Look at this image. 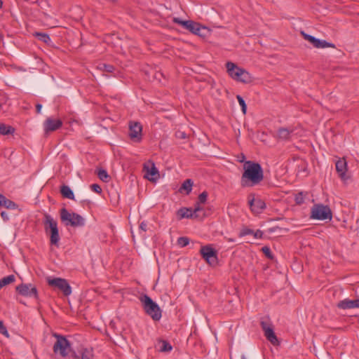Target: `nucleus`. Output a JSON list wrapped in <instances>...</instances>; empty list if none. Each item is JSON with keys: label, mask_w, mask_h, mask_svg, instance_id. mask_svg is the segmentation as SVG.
Wrapping results in <instances>:
<instances>
[{"label": "nucleus", "mask_w": 359, "mask_h": 359, "mask_svg": "<svg viewBox=\"0 0 359 359\" xmlns=\"http://www.w3.org/2000/svg\"><path fill=\"white\" fill-rule=\"evenodd\" d=\"M244 172L241 184L243 187H252L259 184L264 178L263 170L258 163L246 161L243 165Z\"/></svg>", "instance_id": "1"}, {"label": "nucleus", "mask_w": 359, "mask_h": 359, "mask_svg": "<svg viewBox=\"0 0 359 359\" xmlns=\"http://www.w3.org/2000/svg\"><path fill=\"white\" fill-rule=\"evenodd\" d=\"M226 67L229 75L236 81L248 83L253 79L252 76L248 72L239 67L233 62H226Z\"/></svg>", "instance_id": "2"}, {"label": "nucleus", "mask_w": 359, "mask_h": 359, "mask_svg": "<svg viewBox=\"0 0 359 359\" xmlns=\"http://www.w3.org/2000/svg\"><path fill=\"white\" fill-rule=\"evenodd\" d=\"M43 222L44 224L45 231L47 233L50 231V244L57 246L60 241V236L57 221L54 219L51 215L45 213L43 215Z\"/></svg>", "instance_id": "3"}, {"label": "nucleus", "mask_w": 359, "mask_h": 359, "mask_svg": "<svg viewBox=\"0 0 359 359\" xmlns=\"http://www.w3.org/2000/svg\"><path fill=\"white\" fill-rule=\"evenodd\" d=\"M147 314L154 320H158L161 318V311L159 306L149 296L144 294L140 298Z\"/></svg>", "instance_id": "4"}, {"label": "nucleus", "mask_w": 359, "mask_h": 359, "mask_svg": "<svg viewBox=\"0 0 359 359\" xmlns=\"http://www.w3.org/2000/svg\"><path fill=\"white\" fill-rule=\"evenodd\" d=\"M61 221L65 225H71L72 226H81L84 225V219L79 214L70 213L65 208L60 210Z\"/></svg>", "instance_id": "5"}, {"label": "nucleus", "mask_w": 359, "mask_h": 359, "mask_svg": "<svg viewBox=\"0 0 359 359\" xmlns=\"http://www.w3.org/2000/svg\"><path fill=\"white\" fill-rule=\"evenodd\" d=\"M46 281L49 286L60 290L64 295L69 296L71 294L72 287L66 279L48 277Z\"/></svg>", "instance_id": "6"}, {"label": "nucleus", "mask_w": 359, "mask_h": 359, "mask_svg": "<svg viewBox=\"0 0 359 359\" xmlns=\"http://www.w3.org/2000/svg\"><path fill=\"white\" fill-rule=\"evenodd\" d=\"M332 211L327 205L316 204L311 208V218L319 220L332 219Z\"/></svg>", "instance_id": "7"}, {"label": "nucleus", "mask_w": 359, "mask_h": 359, "mask_svg": "<svg viewBox=\"0 0 359 359\" xmlns=\"http://www.w3.org/2000/svg\"><path fill=\"white\" fill-rule=\"evenodd\" d=\"M53 336L57 339L53 346L54 353H59L61 356L65 357L71 349L69 342L65 337L60 334H53Z\"/></svg>", "instance_id": "8"}, {"label": "nucleus", "mask_w": 359, "mask_h": 359, "mask_svg": "<svg viewBox=\"0 0 359 359\" xmlns=\"http://www.w3.org/2000/svg\"><path fill=\"white\" fill-rule=\"evenodd\" d=\"M181 27L189 32L201 37H205L208 32L206 27L201 26L199 23L193 20H181Z\"/></svg>", "instance_id": "9"}, {"label": "nucleus", "mask_w": 359, "mask_h": 359, "mask_svg": "<svg viewBox=\"0 0 359 359\" xmlns=\"http://www.w3.org/2000/svg\"><path fill=\"white\" fill-rule=\"evenodd\" d=\"M206 217V214L203 208L198 205L194 208H181V218H194L197 219H203Z\"/></svg>", "instance_id": "10"}, {"label": "nucleus", "mask_w": 359, "mask_h": 359, "mask_svg": "<svg viewBox=\"0 0 359 359\" xmlns=\"http://www.w3.org/2000/svg\"><path fill=\"white\" fill-rule=\"evenodd\" d=\"M16 291L24 297L38 298L37 289L32 284L22 283L16 287Z\"/></svg>", "instance_id": "11"}, {"label": "nucleus", "mask_w": 359, "mask_h": 359, "mask_svg": "<svg viewBox=\"0 0 359 359\" xmlns=\"http://www.w3.org/2000/svg\"><path fill=\"white\" fill-rule=\"evenodd\" d=\"M301 34L305 40L310 42L316 48H335L334 44L325 40L318 39L313 36L306 34L303 31L301 32Z\"/></svg>", "instance_id": "12"}, {"label": "nucleus", "mask_w": 359, "mask_h": 359, "mask_svg": "<svg viewBox=\"0 0 359 359\" xmlns=\"http://www.w3.org/2000/svg\"><path fill=\"white\" fill-rule=\"evenodd\" d=\"M261 326L264 332V336L266 337V338L273 345H278L279 344L278 340L273 331V327L269 323L264 321L261 322Z\"/></svg>", "instance_id": "13"}, {"label": "nucleus", "mask_w": 359, "mask_h": 359, "mask_svg": "<svg viewBox=\"0 0 359 359\" xmlns=\"http://www.w3.org/2000/svg\"><path fill=\"white\" fill-rule=\"evenodd\" d=\"M201 253L205 259V261L211 264H215L217 263V253L216 251L210 246L205 245L201 248Z\"/></svg>", "instance_id": "14"}, {"label": "nucleus", "mask_w": 359, "mask_h": 359, "mask_svg": "<svg viewBox=\"0 0 359 359\" xmlns=\"http://www.w3.org/2000/svg\"><path fill=\"white\" fill-rule=\"evenodd\" d=\"M144 177L151 182H156L159 178V172L153 163L144 165Z\"/></svg>", "instance_id": "15"}, {"label": "nucleus", "mask_w": 359, "mask_h": 359, "mask_svg": "<svg viewBox=\"0 0 359 359\" xmlns=\"http://www.w3.org/2000/svg\"><path fill=\"white\" fill-rule=\"evenodd\" d=\"M62 126V121L60 119H55L53 118H47L44 121L43 127L46 133L55 131Z\"/></svg>", "instance_id": "16"}, {"label": "nucleus", "mask_w": 359, "mask_h": 359, "mask_svg": "<svg viewBox=\"0 0 359 359\" xmlns=\"http://www.w3.org/2000/svg\"><path fill=\"white\" fill-rule=\"evenodd\" d=\"M129 129V135L130 138L137 141L140 140L142 130L141 124L138 122L130 123Z\"/></svg>", "instance_id": "17"}, {"label": "nucleus", "mask_w": 359, "mask_h": 359, "mask_svg": "<svg viewBox=\"0 0 359 359\" xmlns=\"http://www.w3.org/2000/svg\"><path fill=\"white\" fill-rule=\"evenodd\" d=\"M249 205L251 210L255 213H260L266 207L265 203L261 199L255 200L254 198L249 199Z\"/></svg>", "instance_id": "18"}, {"label": "nucleus", "mask_w": 359, "mask_h": 359, "mask_svg": "<svg viewBox=\"0 0 359 359\" xmlns=\"http://www.w3.org/2000/svg\"><path fill=\"white\" fill-rule=\"evenodd\" d=\"M336 170L339 174V177L342 180L346 179V172L347 170V163L345 159H339L336 162Z\"/></svg>", "instance_id": "19"}, {"label": "nucleus", "mask_w": 359, "mask_h": 359, "mask_svg": "<svg viewBox=\"0 0 359 359\" xmlns=\"http://www.w3.org/2000/svg\"><path fill=\"white\" fill-rule=\"evenodd\" d=\"M292 128H280L277 131V137L281 140H288L293 134Z\"/></svg>", "instance_id": "20"}, {"label": "nucleus", "mask_w": 359, "mask_h": 359, "mask_svg": "<svg viewBox=\"0 0 359 359\" xmlns=\"http://www.w3.org/2000/svg\"><path fill=\"white\" fill-rule=\"evenodd\" d=\"M194 186V181L191 179H187L181 184V193L184 191L186 195H189L192 190Z\"/></svg>", "instance_id": "21"}, {"label": "nucleus", "mask_w": 359, "mask_h": 359, "mask_svg": "<svg viewBox=\"0 0 359 359\" xmlns=\"http://www.w3.org/2000/svg\"><path fill=\"white\" fill-rule=\"evenodd\" d=\"M337 307L341 309H348L355 308L354 301L348 299H345L338 302Z\"/></svg>", "instance_id": "22"}, {"label": "nucleus", "mask_w": 359, "mask_h": 359, "mask_svg": "<svg viewBox=\"0 0 359 359\" xmlns=\"http://www.w3.org/2000/svg\"><path fill=\"white\" fill-rule=\"evenodd\" d=\"M60 192L63 197L74 199V195L69 187L67 185H62L60 188Z\"/></svg>", "instance_id": "23"}, {"label": "nucleus", "mask_w": 359, "mask_h": 359, "mask_svg": "<svg viewBox=\"0 0 359 359\" xmlns=\"http://www.w3.org/2000/svg\"><path fill=\"white\" fill-rule=\"evenodd\" d=\"M0 205L4 206L7 208L10 209H15L17 205L16 204L13 202L12 201L7 199L4 195L1 194V199H0Z\"/></svg>", "instance_id": "24"}, {"label": "nucleus", "mask_w": 359, "mask_h": 359, "mask_svg": "<svg viewBox=\"0 0 359 359\" xmlns=\"http://www.w3.org/2000/svg\"><path fill=\"white\" fill-rule=\"evenodd\" d=\"M14 131H15V129L12 126L5 125L3 123L0 124V134L1 135H6L12 134L14 133Z\"/></svg>", "instance_id": "25"}, {"label": "nucleus", "mask_w": 359, "mask_h": 359, "mask_svg": "<svg viewBox=\"0 0 359 359\" xmlns=\"http://www.w3.org/2000/svg\"><path fill=\"white\" fill-rule=\"evenodd\" d=\"M81 359H93V348H82L81 351Z\"/></svg>", "instance_id": "26"}, {"label": "nucleus", "mask_w": 359, "mask_h": 359, "mask_svg": "<svg viewBox=\"0 0 359 359\" xmlns=\"http://www.w3.org/2000/svg\"><path fill=\"white\" fill-rule=\"evenodd\" d=\"M15 280V277L14 275H9L8 276L4 277L0 279V283L2 287L8 285L9 284L13 283Z\"/></svg>", "instance_id": "27"}, {"label": "nucleus", "mask_w": 359, "mask_h": 359, "mask_svg": "<svg viewBox=\"0 0 359 359\" xmlns=\"http://www.w3.org/2000/svg\"><path fill=\"white\" fill-rule=\"evenodd\" d=\"M97 68L103 72H112L114 70V67L111 65L100 63L98 65Z\"/></svg>", "instance_id": "28"}, {"label": "nucleus", "mask_w": 359, "mask_h": 359, "mask_svg": "<svg viewBox=\"0 0 359 359\" xmlns=\"http://www.w3.org/2000/svg\"><path fill=\"white\" fill-rule=\"evenodd\" d=\"M97 176L103 182H108L109 179V176L107 174V171L103 169L98 170Z\"/></svg>", "instance_id": "29"}, {"label": "nucleus", "mask_w": 359, "mask_h": 359, "mask_svg": "<svg viewBox=\"0 0 359 359\" xmlns=\"http://www.w3.org/2000/svg\"><path fill=\"white\" fill-rule=\"evenodd\" d=\"M35 36L41 41L46 43H48L50 41V39L49 37V36L46 34H44V33H39V32H36L35 34Z\"/></svg>", "instance_id": "30"}, {"label": "nucleus", "mask_w": 359, "mask_h": 359, "mask_svg": "<svg viewBox=\"0 0 359 359\" xmlns=\"http://www.w3.org/2000/svg\"><path fill=\"white\" fill-rule=\"evenodd\" d=\"M207 198H208V193L206 191L202 192L198 196V202L196 203L195 206H197L198 205L201 206V204H204L206 202Z\"/></svg>", "instance_id": "31"}, {"label": "nucleus", "mask_w": 359, "mask_h": 359, "mask_svg": "<svg viewBox=\"0 0 359 359\" xmlns=\"http://www.w3.org/2000/svg\"><path fill=\"white\" fill-rule=\"evenodd\" d=\"M236 98L238 100V102L239 104L241 107V109H242L243 113L244 114H246V110H247V106H246V104L245 102V100L243 99V97L241 95H237Z\"/></svg>", "instance_id": "32"}, {"label": "nucleus", "mask_w": 359, "mask_h": 359, "mask_svg": "<svg viewBox=\"0 0 359 359\" xmlns=\"http://www.w3.org/2000/svg\"><path fill=\"white\" fill-rule=\"evenodd\" d=\"M0 333L4 335L6 338H9L10 337L6 326L1 320H0Z\"/></svg>", "instance_id": "33"}, {"label": "nucleus", "mask_w": 359, "mask_h": 359, "mask_svg": "<svg viewBox=\"0 0 359 359\" xmlns=\"http://www.w3.org/2000/svg\"><path fill=\"white\" fill-rule=\"evenodd\" d=\"M172 349V346L166 341H163L160 347L161 351H169Z\"/></svg>", "instance_id": "34"}, {"label": "nucleus", "mask_w": 359, "mask_h": 359, "mask_svg": "<svg viewBox=\"0 0 359 359\" xmlns=\"http://www.w3.org/2000/svg\"><path fill=\"white\" fill-rule=\"evenodd\" d=\"M231 359H248V358L241 352H236L231 355Z\"/></svg>", "instance_id": "35"}, {"label": "nucleus", "mask_w": 359, "mask_h": 359, "mask_svg": "<svg viewBox=\"0 0 359 359\" xmlns=\"http://www.w3.org/2000/svg\"><path fill=\"white\" fill-rule=\"evenodd\" d=\"M262 251L263 252V253L268 257V258H270V259H272L273 258V256L271 255V250L269 247L267 246H264L262 248Z\"/></svg>", "instance_id": "36"}, {"label": "nucleus", "mask_w": 359, "mask_h": 359, "mask_svg": "<svg viewBox=\"0 0 359 359\" xmlns=\"http://www.w3.org/2000/svg\"><path fill=\"white\" fill-rule=\"evenodd\" d=\"M295 201H296V203L299 204V205L303 203L304 196H303L302 193H299L295 196Z\"/></svg>", "instance_id": "37"}, {"label": "nucleus", "mask_w": 359, "mask_h": 359, "mask_svg": "<svg viewBox=\"0 0 359 359\" xmlns=\"http://www.w3.org/2000/svg\"><path fill=\"white\" fill-rule=\"evenodd\" d=\"M90 188L91 189L97 193V194H100L102 192V189L100 187V186L97 184H93L90 186Z\"/></svg>", "instance_id": "38"}, {"label": "nucleus", "mask_w": 359, "mask_h": 359, "mask_svg": "<svg viewBox=\"0 0 359 359\" xmlns=\"http://www.w3.org/2000/svg\"><path fill=\"white\" fill-rule=\"evenodd\" d=\"M189 243V239L187 237H181V247L187 246Z\"/></svg>", "instance_id": "39"}, {"label": "nucleus", "mask_w": 359, "mask_h": 359, "mask_svg": "<svg viewBox=\"0 0 359 359\" xmlns=\"http://www.w3.org/2000/svg\"><path fill=\"white\" fill-rule=\"evenodd\" d=\"M253 233V231L250 229H243L241 233V236H245V235H249V234H252Z\"/></svg>", "instance_id": "40"}, {"label": "nucleus", "mask_w": 359, "mask_h": 359, "mask_svg": "<svg viewBox=\"0 0 359 359\" xmlns=\"http://www.w3.org/2000/svg\"><path fill=\"white\" fill-rule=\"evenodd\" d=\"M252 235L255 238H261L262 237L263 233L260 230H257L255 232L253 231Z\"/></svg>", "instance_id": "41"}, {"label": "nucleus", "mask_w": 359, "mask_h": 359, "mask_svg": "<svg viewBox=\"0 0 359 359\" xmlns=\"http://www.w3.org/2000/svg\"><path fill=\"white\" fill-rule=\"evenodd\" d=\"M1 216L4 221H7L9 219L8 214L6 212H4V211L1 212Z\"/></svg>", "instance_id": "42"}, {"label": "nucleus", "mask_w": 359, "mask_h": 359, "mask_svg": "<svg viewBox=\"0 0 359 359\" xmlns=\"http://www.w3.org/2000/svg\"><path fill=\"white\" fill-rule=\"evenodd\" d=\"M140 228L142 231H145L147 230V224H146V223H144V222H142V223H141V224H140Z\"/></svg>", "instance_id": "43"}, {"label": "nucleus", "mask_w": 359, "mask_h": 359, "mask_svg": "<svg viewBox=\"0 0 359 359\" xmlns=\"http://www.w3.org/2000/svg\"><path fill=\"white\" fill-rule=\"evenodd\" d=\"M41 108H42V105L41 104H37L36 105V112L38 114L41 112Z\"/></svg>", "instance_id": "44"}, {"label": "nucleus", "mask_w": 359, "mask_h": 359, "mask_svg": "<svg viewBox=\"0 0 359 359\" xmlns=\"http://www.w3.org/2000/svg\"><path fill=\"white\" fill-rule=\"evenodd\" d=\"M354 301V307L355 308H359V299H355Z\"/></svg>", "instance_id": "45"}, {"label": "nucleus", "mask_w": 359, "mask_h": 359, "mask_svg": "<svg viewBox=\"0 0 359 359\" xmlns=\"http://www.w3.org/2000/svg\"><path fill=\"white\" fill-rule=\"evenodd\" d=\"M174 21L178 24H180V18H174Z\"/></svg>", "instance_id": "46"}, {"label": "nucleus", "mask_w": 359, "mask_h": 359, "mask_svg": "<svg viewBox=\"0 0 359 359\" xmlns=\"http://www.w3.org/2000/svg\"><path fill=\"white\" fill-rule=\"evenodd\" d=\"M181 138H186V135L184 133H181Z\"/></svg>", "instance_id": "47"}, {"label": "nucleus", "mask_w": 359, "mask_h": 359, "mask_svg": "<svg viewBox=\"0 0 359 359\" xmlns=\"http://www.w3.org/2000/svg\"><path fill=\"white\" fill-rule=\"evenodd\" d=\"M73 356H74V358H76V359L79 358V357L76 353H74V354H73Z\"/></svg>", "instance_id": "48"}, {"label": "nucleus", "mask_w": 359, "mask_h": 359, "mask_svg": "<svg viewBox=\"0 0 359 359\" xmlns=\"http://www.w3.org/2000/svg\"><path fill=\"white\" fill-rule=\"evenodd\" d=\"M109 1H111V2L115 3V2H116L118 0H109Z\"/></svg>", "instance_id": "49"}, {"label": "nucleus", "mask_w": 359, "mask_h": 359, "mask_svg": "<svg viewBox=\"0 0 359 359\" xmlns=\"http://www.w3.org/2000/svg\"><path fill=\"white\" fill-rule=\"evenodd\" d=\"M1 6H2V1L0 0V8H1Z\"/></svg>", "instance_id": "50"}]
</instances>
